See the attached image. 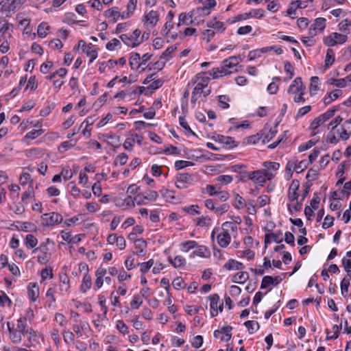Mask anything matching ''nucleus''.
Listing matches in <instances>:
<instances>
[{
	"mask_svg": "<svg viewBox=\"0 0 351 351\" xmlns=\"http://www.w3.org/2000/svg\"><path fill=\"white\" fill-rule=\"evenodd\" d=\"M41 224L45 227L54 226L62 222L63 217L58 213L51 212L41 216Z\"/></svg>",
	"mask_w": 351,
	"mask_h": 351,
	"instance_id": "nucleus-1",
	"label": "nucleus"
},
{
	"mask_svg": "<svg viewBox=\"0 0 351 351\" xmlns=\"http://www.w3.org/2000/svg\"><path fill=\"white\" fill-rule=\"evenodd\" d=\"M348 40L346 34H341L337 32H332L324 39V43L328 47H333L337 45H342Z\"/></svg>",
	"mask_w": 351,
	"mask_h": 351,
	"instance_id": "nucleus-2",
	"label": "nucleus"
},
{
	"mask_svg": "<svg viewBox=\"0 0 351 351\" xmlns=\"http://www.w3.org/2000/svg\"><path fill=\"white\" fill-rule=\"evenodd\" d=\"M247 177L250 180H253L256 183L263 184L266 182L267 179H271L273 177V175L267 171H263L258 170L247 172Z\"/></svg>",
	"mask_w": 351,
	"mask_h": 351,
	"instance_id": "nucleus-3",
	"label": "nucleus"
},
{
	"mask_svg": "<svg viewBox=\"0 0 351 351\" xmlns=\"http://www.w3.org/2000/svg\"><path fill=\"white\" fill-rule=\"evenodd\" d=\"M158 197V193L155 191H148L145 193H140L136 195L135 201L137 205L146 204L149 202H154Z\"/></svg>",
	"mask_w": 351,
	"mask_h": 351,
	"instance_id": "nucleus-4",
	"label": "nucleus"
},
{
	"mask_svg": "<svg viewBox=\"0 0 351 351\" xmlns=\"http://www.w3.org/2000/svg\"><path fill=\"white\" fill-rule=\"evenodd\" d=\"M192 175L189 173H180L176 176V186L180 189L188 188L192 183Z\"/></svg>",
	"mask_w": 351,
	"mask_h": 351,
	"instance_id": "nucleus-5",
	"label": "nucleus"
},
{
	"mask_svg": "<svg viewBox=\"0 0 351 351\" xmlns=\"http://www.w3.org/2000/svg\"><path fill=\"white\" fill-rule=\"evenodd\" d=\"M243 57L241 55L231 56L226 60H224L222 63L224 64V66L228 69V71H233L234 72L237 71L236 66L239 64V62H242Z\"/></svg>",
	"mask_w": 351,
	"mask_h": 351,
	"instance_id": "nucleus-6",
	"label": "nucleus"
},
{
	"mask_svg": "<svg viewBox=\"0 0 351 351\" xmlns=\"http://www.w3.org/2000/svg\"><path fill=\"white\" fill-rule=\"evenodd\" d=\"M145 18V25L147 28L154 27L159 20V14L157 11L151 10L144 16Z\"/></svg>",
	"mask_w": 351,
	"mask_h": 351,
	"instance_id": "nucleus-7",
	"label": "nucleus"
},
{
	"mask_svg": "<svg viewBox=\"0 0 351 351\" xmlns=\"http://www.w3.org/2000/svg\"><path fill=\"white\" fill-rule=\"evenodd\" d=\"M306 89L305 86L303 84L302 78L300 77H296L289 86L288 88V93L297 94L300 91H304Z\"/></svg>",
	"mask_w": 351,
	"mask_h": 351,
	"instance_id": "nucleus-8",
	"label": "nucleus"
},
{
	"mask_svg": "<svg viewBox=\"0 0 351 351\" xmlns=\"http://www.w3.org/2000/svg\"><path fill=\"white\" fill-rule=\"evenodd\" d=\"M233 73V71H228L224 66V64L221 63V66L217 68L212 69L208 73L213 79H217L220 77H223L227 75H230Z\"/></svg>",
	"mask_w": 351,
	"mask_h": 351,
	"instance_id": "nucleus-9",
	"label": "nucleus"
},
{
	"mask_svg": "<svg viewBox=\"0 0 351 351\" xmlns=\"http://www.w3.org/2000/svg\"><path fill=\"white\" fill-rule=\"evenodd\" d=\"M282 280L280 276L272 277L271 276H265L263 278L261 289H264L268 287L269 285L276 286L280 284Z\"/></svg>",
	"mask_w": 351,
	"mask_h": 351,
	"instance_id": "nucleus-10",
	"label": "nucleus"
},
{
	"mask_svg": "<svg viewBox=\"0 0 351 351\" xmlns=\"http://www.w3.org/2000/svg\"><path fill=\"white\" fill-rule=\"evenodd\" d=\"M217 241L220 247H226L230 244L231 241V236L230 232L221 230V232L217 237Z\"/></svg>",
	"mask_w": 351,
	"mask_h": 351,
	"instance_id": "nucleus-11",
	"label": "nucleus"
},
{
	"mask_svg": "<svg viewBox=\"0 0 351 351\" xmlns=\"http://www.w3.org/2000/svg\"><path fill=\"white\" fill-rule=\"evenodd\" d=\"M209 300L210 302V315L212 317H214L218 315V305L220 303L219 296L215 293L209 296Z\"/></svg>",
	"mask_w": 351,
	"mask_h": 351,
	"instance_id": "nucleus-12",
	"label": "nucleus"
},
{
	"mask_svg": "<svg viewBox=\"0 0 351 351\" xmlns=\"http://www.w3.org/2000/svg\"><path fill=\"white\" fill-rule=\"evenodd\" d=\"M193 11H191L189 13L182 12L178 16V26H180L182 25H189L193 23Z\"/></svg>",
	"mask_w": 351,
	"mask_h": 351,
	"instance_id": "nucleus-13",
	"label": "nucleus"
},
{
	"mask_svg": "<svg viewBox=\"0 0 351 351\" xmlns=\"http://www.w3.org/2000/svg\"><path fill=\"white\" fill-rule=\"evenodd\" d=\"M195 250L191 253V257L195 256L202 258H208L210 256V250L204 245H197Z\"/></svg>",
	"mask_w": 351,
	"mask_h": 351,
	"instance_id": "nucleus-14",
	"label": "nucleus"
},
{
	"mask_svg": "<svg viewBox=\"0 0 351 351\" xmlns=\"http://www.w3.org/2000/svg\"><path fill=\"white\" fill-rule=\"evenodd\" d=\"M216 141L228 146L229 148H234L238 146V143L231 136L218 135Z\"/></svg>",
	"mask_w": 351,
	"mask_h": 351,
	"instance_id": "nucleus-15",
	"label": "nucleus"
},
{
	"mask_svg": "<svg viewBox=\"0 0 351 351\" xmlns=\"http://www.w3.org/2000/svg\"><path fill=\"white\" fill-rule=\"evenodd\" d=\"M209 77H202L201 81L197 82L192 92V93L201 95L204 93V88L208 84Z\"/></svg>",
	"mask_w": 351,
	"mask_h": 351,
	"instance_id": "nucleus-16",
	"label": "nucleus"
},
{
	"mask_svg": "<svg viewBox=\"0 0 351 351\" xmlns=\"http://www.w3.org/2000/svg\"><path fill=\"white\" fill-rule=\"evenodd\" d=\"M137 0H130L127 5V10L121 13V19L130 18L136 8Z\"/></svg>",
	"mask_w": 351,
	"mask_h": 351,
	"instance_id": "nucleus-17",
	"label": "nucleus"
},
{
	"mask_svg": "<svg viewBox=\"0 0 351 351\" xmlns=\"http://www.w3.org/2000/svg\"><path fill=\"white\" fill-rule=\"evenodd\" d=\"M146 241L143 239H138L134 241V247L136 250V254L143 256L145 254Z\"/></svg>",
	"mask_w": 351,
	"mask_h": 351,
	"instance_id": "nucleus-18",
	"label": "nucleus"
},
{
	"mask_svg": "<svg viewBox=\"0 0 351 351\" xmlns=\"http://www.w3.org/2000/svg\"><path fill=\"white\" fill-rule=\"evenodd\" d=\"M28 295L32 302H35L39 296V288L36 283H30L28 286Z\"/></svg>",
	"mask_w": 351,
	"mask_h": 351,
	"instance_id": "nucleus-19",
	"label": "nucleus"
},
{
	"mask_svg": "<svg viewBox=\"0 0 351 351\" xmlns=\"http://www.w3.org/2000/svg\"><path fill=\"white\" fill-rule=\"evenodd\" d=\"M16 0H5L0 3L1 10L3 12L14 11L16 8Z\"/></svg>",
	"mask_w": 351,
	"mask_h": 351,
	"instance_id": "nucleus-20",
	"label": "nucleus"
},
{
	"mask_svg": "<svg viewBox=\"0 0 351 351\" xmlns=\"http://www.w3.org/2000/svg\"><path fill=\"white\" fill-rule=\"evenodd\" d=\"M18 225L15 226L16 230L24 232H35L36 226L31 222H17Z\"/></svg>",
	"mask_w": 351,
	"mask_h": 351,
	"instance_id": "nucleus-21",
	"label": "nucleus"
},
{
	"mask_svg": "<svg viewBox=\"0 0 351 351\" xmlns=\"http://www.w3.org/2000/svg\"><path fill=\"white\" fill-rule=\"evenodd\" d=\"M207 27L215 29L217 32L221 33L226 29L223 22L217 21L215 19L210 20L207 23Z\"/></svg>",
	"mask_w": 351,
	"mask_h": 351,
	"instance_id": "nucleus-22",
	"label": "nucleus"
},
{
	"mask_svg": "<svg viewBox=\"0 0 351 351\" xmlns=\"http://www.w3.org/2000/svg\"><path fill=\"white\" fill-rule=\"evenodd\" d=\"M104 16L107 18H112L113 23H115L119 17L121 18V14L120 13L117 7H113L104 12Z\"/></svg>",
	"mask_w": 351,
	"mask_h": 351,
	"instance_id": "nucleus-23",
	"label": "nucleus"
},
{
	"mask_svg": "<svg viewBox=\"0 0 351 351\" xmlns=\"http://www.w3.org/2000/svg\"><path fill=\"white\" fill-rule=\"evenodd\" d=\"M43 154V149L40 148L29 149L25 151V155L32 159L40 158Z\"/></svg>",
	"mask_w": 351,
	"mask_h": 351,
	"instance_id": "nucleus-24",
	"label": "nucleus"
},
{
	"mask_svg": "<svg viewBox=\"0 0 351 351\" xmlns=\"http://www.w3.org/2000/svg\"><path fill=\"white\" fill-rule=\"evenodd\" d=\"M249 279V274L247 271L238 272L233 276L232 281L234 283L243 284Z\"/></svg>",
	"mask_w": 351,
	"mask_h": 351,
	"instance_id": "nucleus-25",
	"label": "nucleus"
},
{
	"mask_svg": "<svg viewBox=\"0 0 351 351\" xmlns=\"http://www.w3.org/2000/svg\"><path fill=\"white\" fill-rule=\"evenodd\" d=\"M92 280L90 276L87 273L84 275L80 286V290L82 293H86L91 287Z\"/></svg>",
	"mask_w": 351,
	"mask_h": 351,
	"instance_id": "nucleus-26",
	"label": "nucleus"
},
{
	"mask_svg": "<svg viewBox=\"0 0 351 351\" xmlns=\"http://www.w3.org/2000/svg\"><path fill=\"white\" fill-rule=\"evenodd\" d=\"M224 267L228 270H232V269H242L244 268V265L243 263L234 260V259H230L225 265Z\"/></svg>",
	"mask_w": 351,
	"mask_h": 351,
	"instance_id": "nucleus-27",
	"label": "nucleus"
},
{
	"mask_svg": "<svg viewBox=\"0 0 351 351\" xmlns=\"http://www.w3.org/2000/svg\"><path fill=\"white\" fill-rule=\"evenodd\" d=\"M141 56L138 53H134L130 58V66L132 69H138L140 68L141 63L140 62Z\"/></svg>",
	"mask_w": 351,
	"mask_h": 351,
	"instance_id": "nucleus-28",
	"label": "nucleus"
},
{
	"mask_svg": "<svg viewBox=\"0 0 351 351\" xmlns=\"http://www.w3.org/2000/svg\"><path fill=\"white\" fill-rule=\"evenodd\" d=\"M70 288L69 278L66 274L60 276V289L61 291H68Z\"/></svg>",
	"mask_w": 351,
	"mask_h": 351,
	"instance_id": "nucleus-29",
	"label": "nucleus"
},
{
	"mask_svg": "<svg viewBox=\"0 0 351 351\" xmlns=\"http://www.w3.org/2000/svg\"><path fill=\"white\" fill-rule=\"evenodd\" d=\"M168 261L175 268L180 267L186 264V260L182 256H177L174 259H172L171 256H169Z\"/></svg>",
	"mask_w": 351,
	"mask_h": 351,
	"instance_id": "nucleus-30",
	"label": "nucleus"
},
{
	"mask_svg": "<svg viewBox=\"0 0 351 351\" xmlns=\"http://www.w3.org/2000/svg\"><path fill=\"white\" fill-rule=\"evenodd\" d=\"M265 133H258L256 135H252L250 136L243 140L244 144H256L259 143L260 141L262 142L263 140V135H264Z\"/></svg>",
	"mask_w": 351,
	"mask_h": 351,
	"instance_id": "nucleus-31",
	"label": "nucleus"
},
{
	"mask_svg": "<svg viewBox=\"0 0 351 351\" xmlns=\"http://www.w3.org/2000/svg\"><path fill=\"white\" fill-rule=\"evenodd\" d=\"M261 133H265V134L263 135V140H262V143L263 144H265V143L270 141L276 136V134L277 133V130H272V129H269L267 130V129H265L261 131Z\"/></svg>",
	"mask_w": 351,
	"mask_h": 351,
	"instance_id": "nucleus-32",
	"label": "nucleus"
},
{
	"mask_svg": "<svg viewBox=\"0 0 351 351\" xmlns=\"http://www.w3.org/2000/svg\"><path fill=\"white\" fill-rule=\"evenodd\" d=\"M339 110V106H333L332 108L328 109L324 113L320 114L319 117L324 123L329 120L331 117L335 115L336 111Z\"/></svg>",
	"mask_w": 351,
	"mask_h": 351,
	"instance_id": "nucleus-33",
	"label": "nucleus"
},
{
	"mask_svg": "<svg viewBox=\"0 0 351 351\" xmlns=\"http://www.w3.org/2000/svg\"><path fill=\"white\" fill-rule=\"evenodd\" d=\"M119 38L123 42V43L128 47L134 48L140 45V42L134 41L131 36H129L127 34H121L119 36Z\"/></svg>",
	"mask_w": 351,
	"mask_h": 351,
	"instance_id": "nucleus-34",
	"label": "nucleus"
},
{
	"mask_svg": "<svg viewBox=\"0 0 351 351\" xmlns=\"http://www.w3.org/2000/svg\"><path fill=\"white\" fill-rule=\"evenodd\" d=\"M197 245V243L195 241H187L180 244V249L182 252H187L194 249Z\"/></svg>",
	"mask_w": 351,
	"mask_h": 351,
	"instance_id": "nucleus-35",
	"label": "nucleus"
},
{
	"mask_svg": "<svg viewBox=\"0 0 351 351\" xmlns=\"http://www.w3.org/2000/svg\"><path fill=\"white\" fill-rule=\"evenodd\" d=\"M335 62V53L332 49H328L326 51L324 66L328 68L333 64Z\"/></svg>",
	"mask_w": 351,
	"mask_h": 351,
	"instance_id": "nucleus-36",
	"label": "nucleus"
},
{
	"mask_svg": "<svg viewBox=\"0 0 351 351\" xmlns=\"http://www.w3.org/2000/svg\"><path fill=\"white\" fill-rule=\"evenodd\" d=\"M341 94V90L337 89L330 93L329 95L324 98L325 105L330 104L332 101L337 99Z\"/></svg>",
	"mask_w": 351,
	"mask_h": 351,
	"instance_id": "nucleus-37",
	"label": "nucleus"
},
{
	"mask_svg": "<svg viewBox=\"0 0 351 351\" xmlns=\"http://www.w3.org/2000/svg\"><path fill=\"white\" fill-rule=\"evenodd\" d=\"M319 137L309 140L306 143L300 145L298 147V151L300 152H304V151L311 148L319 141Z\"/></svg>",
	"mask_w": 351,
	"mask_h": 351,
	"instance_id": "nucleus-38",
	"label": "nucleus"
},
{
	"mask_svg": "<svg viewBox=\"0 0 351 351\" xmlns=\"http://www.w3.org/2000/svg\"><path fill=\"white\" fill-rule=\"evenodd\" d=\"M323 123L324 122L321 121V119L319 116L311 122L310 125V129L313 131L311 134L312 136H315L319 132L317 128Z\"/></svg>",
	"mask_w": 351,
	"mask_h": 351,
	"instance_id": "nucleus-39",
	"label": "nucleus"
},
{
	"mask_svg": "<svg viewBox=\"0 0 351 351\" xmlns=\"http://www.w3.org/2000/svg\"><path fill=\"white\" fill-rule=\"evenodd\" d=\"M25 244L27 247L34 248L38 244V239L31 234L26 235Z\"/></svg>",
	"mask_w": 351,
	"mask_h": 351,
	"instance_id": "nucleus-40",
	"label": "nucleus"
},
{
	"mask_svg": "<svg viewBox=\"0 0 351 351\" xmlns=\"http://www.w3.org/2000/svg\"><path fill=\"white\" fill-rule=\"evenodd\" d=\"M312 26L319 32H322L326 27V19L322 17L316 19Z\"/></svg>",
	"mask_w": 351,
	"mask_h": 351,
	"instance_id": "nucleus-41",
	"label": "nucleus"
},
{
	"mask_svg": "<svg viewBox=\"0 0 351 351\" xmlns=\"http://www.w3.org/2000/svg\"><path fill=\"white\" fill-rule=\"evenodd\" d=\"M350 280L349 278L344 277L341 282V292L343 297H346L348 295Z\"/></svg>",
	"mask_w": 351,
	"mask_h": 351,
	"instance_id": "nucleus-42",
	"label": "nucleus"
},
{
	"mask_svg": "<svg viewBox=\"0 0 351 351\" xmlns=\"http://www.w3.org/2000/svg\"><path fill=\"white\" fill-rule=\"evenodd\" d=\"M83 51L90 57V63L93 62L97 57V52L92 49L91 44L88 45L87 48L83 49Z\"/></svg>",
	"mask_w": 351,
	"mask_h": 351,
	"instance_id": "nucleus-43",
	"label": "nucleus"
},
{
	"mask_svg": "<svg viewBox=\"0 0 351 351\" xmlns=\"http://www.w3.org/2000/svg\"><path fill=\"white\" fill-rule=\"evenodd\" d=\"M49 26L47 25V23L43 22L41 23L37 29V33L39 37L40 38H45L47 35V31L49 30Z\"/></svg>",
	"mask_w": 351,
	"mask_h": 351,
	"instance_id": "nucleus-44",
	"label": "nucleus"
},
{
	"mask_svg": "<svg viewBox=\"0 0 351 351\" xmlns=\"http://www.w3.org/2000/svg\"><path fill=\"white\" fill-rule=\"evenodd\" d=\"M221 230L228 232H230V230L237 232V227L232 221H226L222 224Z\"/></svg>",
	"mask_w": 351,
	"mask_h": 351,
	"instance_id": "nucleus-45",
	"label": "nucleus"
},
{
	"mask_svg": "<svg viewBox=\"0 0 351 351\" xmlns=\"http://www.w3.org/2000/svg\"><path fill=\"white\" fill-rule=\"evenodd\" d=\"M232 330V328L230 326H223L221 328V329L220 330L221 331V333L220 334H223L225 335V337H223L221 338V341H229L231 337H232V333H231V331Z\"/></svg>",
	"mask_w": 351,
	"mask_h": 351,
	"instance_id": "nucleus-46",
	"label": "nucleus"
},
{
	"mask_svg": "<svg viewBox=\"0 0 351 351\" xmlns=\"http://www.w3.org/2000/svg\"><path fill=\"white\" fill-rule=\"evenodd\" d=\"M244 325L247 328L250 333L252 334L255 332L259 328V324L255 321H246Z\"/></svg>",
	"mask_w": 351,
	"mask_h": 351,
	"instance_id": "nucleus-47",
	"label": "nucleus"
},
{
	"mask_svg": "<svg viewBox=\"0 0 351 351\" xmlns=\"http://www.w3.org/2000/svg\"><path fill=\"white\" fill-rule=\"evenodd\" d=\"M211 219L208 216H202L195 219V223L197 226L204 227L210 226Z\"/></svg>",
	"mask_w": 351,
	"mask_h": 351,
	"instance_id": "nucleus-48",
	"label": "nucleus"
},
{
	"mask_svg": "<svg viewBox=\"0 0 351 351\" xmlns=\"http://www.w3.org/2000/svg\"><path fill=\"white\" fill-rule=\"evenodd\" d=\"M128 159V155L125 153H121V154H119L118 156H117V157L115 158V159L114 160V165L116 166L123 165L127 162Z\"/></svg>",
	"mask_w": 351,
	"mask_h": 351,
	"instance_id": "nucleus-49",
	"label": "nucleus"
},
{
	"mask_svg": "<svg viewBox=\"0 0 351 351\" xmlns=\"http://www.w3.org/2000/svg\"><path fill=\"white\" fill-rule=\"evenodd\" d=\"M135 197L132 198L131 195H128L123 199L122 206L124 209L133 208L135 206Z\"/></svg>",
	"mask_w": 351,
	"mask_h": 351,
	"instance_id": "nucleus-50",
	"label": "nucleus"
},
{
	"mask_svg": "<svg viewBox=\"0 0 351 351\" xmlns=\"http://www.w3.org/2000/svg\"><path fill=\"white\" fill-rule=\"evenodd\" d=\"M160 193L163 197L167 199V200L173 201L176 199L175 195H173L174 192L173 191L169 190L167 189H162L160 190Z\"/></svg>",
	"mask_w": 351,
	"mask_h": 351,
	"instance_id": "nucleus-51",
	"label": "nucleus"
},
{
	"mask_svg": "<svg viewBox=\"0 0 351 351\" xmlns=\"http://www.w3.org/2000/svg\"><path fill=\"white\" fill-rule=\"evenodd\" d=\"M177 49L176 45L169 47L161 55L160 59H164L168 61L171 59V54L173 53Z\"/></svg>",
	"mask_w": 351,
	"mask_h": 351,
	"instance_id": "nucleus-52",
	"label": "nucleus"
},
{
	"mask_svg": "<svg viewBox=\"0 0 351 351\" xmlns=\"http://www.w3.org/2000/svg\"><path fill=\"white\" fill-rule=\"evenodd\" d=\"M217 181L219 182L218 186L223 184H228L233 180V178L231 176L229 175H222L219 176L216 178Z\"/></svg>",
	"mask_w": 351,
	"mask_h": 351,
	"instance_id": "nucleus-53",
	"label": "nucleus"
},
{
	"mask_svg": "<svg viewBox=\"0 0 351 351\" xmlns=\"http://www.w3.org/2000/svg\"><path fill=\"white\" fill-rule=\"evenodd\" d=\"M183 210L186 213L191 215H196L200 213L199 207L198 205H191L189 206L184 207Z\"/></svg>",
	"mask_w": 351,
	"mask_h": 351,
	"instance_id": "nucleus-54",
	"label": "nucleus"
},
{
	"mask_svg": "<svg viewBox=\"0 0 351 351\" xmlns=\"http://www.w3.org/2000/svg\"><path fill=\"white\" fill-rule=\"evenodd\" d=\"M43 132L44 130L43 129L33 130L25 134V138L33 140L40 136Z\"/></svg>",
	"mask_w": 351,
	"mask_h": 351,
	"instance_id": "nucleus-55",
	"label": "nucleus"
},
{
	"mask_svg": "<svg viewBox=\"0 0 351 351\" xmlns=\"http://www.w3.org/2000/svg\"><path fill=\"white\" fill-rule=\"evenodd\" d=\"M271 238L272 241L280 243L283 241L282 233L281 232L266 234V240Z\"/></svg>",
	"mask_w": 351,
	"mask_h": 351,
	"instance_id": "nucleus-56",
	"label": "nucleus"
},
{
	"mask_svg": "<svg viewBox=\"0 0 351 351\" xmlns=\"http://www.w3.org/2000/svg\"><path fill=\"white\" fill-rule=\"evenodd\" d=\"M351 25V20L348 19H346L341 21L338 27L340 31H343L346 32L347 34L350 33V30L348 29L349 26Z\"/></svg>",
	"mask_w": 351,
	"mask_h": 351,
	"instance_id": "nucleus-57",
	"label": "nucleus"
},
{
	"mask_svg": "<svg viewBox=\"0 0 351 351\" xmlns=\"http://www.w3.org/2000/svg\"><path fill=\"white\" fill-rule=\"evenodd\" d=\"M154 265V261L152 259H150L147 262L138 263V265L141 266L140 271L143 274H146L149 269L152 267Z\"/></svg>",
	"mask_w": 351,
	"mask_h": 351,
	"instance_id": "nucleus-58",
	"label": "nucleus"
},
{
	"mask_svg": "<svg viewBox=\"0 0 351 351\" xmlns=\"http://www.w3.org/2000/svg\"><path fill=\"white\" fill-rule=\"evenodd\" d=\"M319 77L313 76L311 78L309 90L311 94L315 93L318 89Z\"/></svg>",
	"mask_w": 351,
	"mask_h": 351,
	"instance_id": "nucleus-59",
	"label": "nucleus"
},
{
	"mask_svg": "<svg viewBox=\"0 0 351 351\" xmlns=\"http://www.w3.org/2000/svg\"><path fill=\"white\" fill-rule=\"evenodd\" d=\"M218 101L219 103V106L223 109H227L229 108V101L230 99L226 95H219Z\"/></svg>",
	"mask_w": 351,
	"mask_h": 351,
	"instance_id": "nucleus-60",
	"label": "nucleus"
},
{
	"mask_svg": "<svg viewBox=\"0 0 351 351\" xmlns=\"http://www.w3.org/2000/svg\"><path fill=\"white\" fill-rule=\"evenodd\" d=\"M117 329L123 335L128 333V327L122 320H118L116 324Z\"/></svg>",
	"mask_w": 351,
	"mask_h": 351,
	"instance_id": "nucleus-61",
	"label": "nucleus"
},
{
	"mask_svg": "<svg viewBox=\"0 0 351 351\" xmlns=\"http://www.w3.org/2000/svg\"><path fill=\"white\" fill-rule=\"evenodd\" d=\"M143 304V300L138 295H135L130 302L131 307L134 309L138 308Z\"/></svg>",
	"mask_w": 351,
	"mask_h": 351,
	"instance_id": "nucleus-62",
	"label": "nucleus"
},
{
	"mask_svg": "<svg viewBox=\"0 0 351 351\" xmlns=\"http://www.w3.org/2000/svg\"><path fill=\"white\" fill-rule=\"evenodd\" d=\"M10 339L14 343H19L21 341V333L17 332L14 330L10 332Z\"/></svg>",
	"mask_w": 351,
	"mask_h": 351,
	"instance_id": "nucleus-63",
	"label": "nucleus"
},
{
	"mask_svg": "<svg viewBox=\"0 0 351 351\" xmlns=\"http://www.w3.org/2000/svg\"><path fill=\"white\" fill-rule=\"evenodd\" d=\"M342 264L348 276L351 277V259L343 258L342 259Z\"/></svg>",
	"mask_w": 351,
	"mask_h": 351,
	"instance_id": "nucleus-64",
	"label": "nucleus"
}]
</instances>
